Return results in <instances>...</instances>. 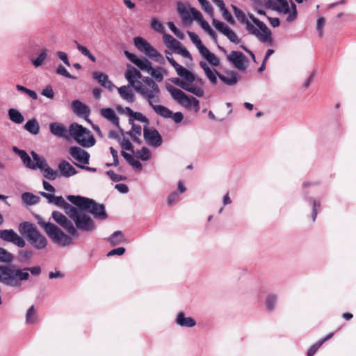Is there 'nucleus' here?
<instances>
[{
    "label": "nucleus",
    "instance_id": "f257e3e1",
    "mask_svg": "<svg viewBox=\"0 0 356 356\" xmlns=\"http://www.w3.org/2000/svg\"><path fill=\"white\" fill-rule=\"evenodd\" d=\"M67 199L70 202L77 206V208L81 211V216H83V220L81 219V222H83V225H88L87 228H78L79 229L90 232L94 231L96 228L93 220L87 212L92 214L94 218L99 220H105L107 218L105 207L102 204L97 203L92 199L79 195L75 196L70 195L67 196Z\"/></svg>",
    "mask_w": 356,
    "mask_h": 356
},
{
    "label": "nucleus",
    "instance_id": "f03ea898",
    "mask_svg": "<svg viewBox=\"0 0 356 356\" xmlns=\"http://www.w3.org/2000/svg\"><path fill=\"white\" fill-rule=\"evenodd\" d=\"M29 272L33 275H39L41 273V268L39 266L24 268L14 266H0V282L12 288H20L22 282L29 279Z\"/></svg>",
    "mask_w": 356,
    "mask_h": 356
},
{
    "label": "nucleus",
    "instance_id": "7ed1b4c3",
    "mask_svg": "<svg viewBox=\"0 0 356 356\" xmlns=\"http://www.w3.org/2000/svg\"><path fill=\"white\" fill-rule=\"evenodd\" d=\"M180 77L171 79L172 83L183 90L194 95L197 97H203L205 95V81L184 67L175 70Z\"/></svg>",
    "mask_w": 356,
    "mask_h": 356
},
{
    "label": "nucleus",
    "instance_id": "20e7f679",
    "mask_svg": "<svg viewBox=\"0 0 356 356\" xmlns=\"http://www.w3.org/2000/svg\"><path fill=\"white\" fill-rule=\"evenodd\" d=\"M232 8L237 19L246 26L249 33L254 35L263 43L270 44L273 42L271 31L266 25L256 18L253 15H249L252 22L246 19L245 13L236 6L232 5Z\"/></svg>",
    "mask_w": 356,
    "mask_h": 356
},
{
    "label": "nucleus",
    "instance_id": "39448f33",
    "mask_svg": "<svg viewBox=\"0 0 356 356\" xmlns=\"http://www.w3.org/2000/svg\"><path fill=\"white\" fill-rule=\"evenodd\" d=\"M13 151L17 154L23 162V164L31 170H40L44 177L49 180H54L58 176V172L56 170L51 168L47 164L46 159L39 156L37 153L32 151L31 152L33 159L26 153V151L19 149L17 147H13Z\"/></svg>",
    "mask_w": 356,
    "mask_h": 356
},
{
    "label": "nucleus",
    "instance_id": "423d86ee",
    "mask_svg": "<svg viewBox=\"0 0 356 356\" xmlns=\"http://www.w3.org/2000/svg\"><path fill=\"white\" fill-rule=\"evenodd\" d=\"M199 65L211 85L215 86L217 84V78H219L224 84L229 86H233L238 81V75L234 71L229 70L226 72L225 74H222L215 69L216 67H212L206 61H200Z\"/></svg>",
    "mask_w": 356,
    "mask_h": 356
},
{
    "label": "nucleus",
    "instance_id": "0eeeda50",
    "mask_svg": "<svg viewBox=\"0 0 356 356\" xmlns=\"http://www.w3.org/2000/svg\"><path fill=\"white\" fill-rule=\"evenodd\" d=\"M134 90L145 99L149 105L159 102L160 90L155 81L149 78L145 77L134 88Z\"/></svg>",
    "mask_w": 356,
    "mask_h": 356
},
{
    "label": "nucleus",
    "instance_id": "6e6552de",
    "mask_svg": "<svg viewBox=\"0 0 356 356\" xmlns=\"http://www.w3.org/2000/svg\"><path fill=\"white\" fill-rule=\"evenodd\" d=\"M124 54L131 63L141 70L149 73L156 81L161 82L163 80L164 76L167 74V71L163 67H153L147 59L138 58L128 51H124Z\"/></svg>",
    "mask_w": 356,
    "mask_h": 356
},
{
    "label": "nucleus",
    "instance_id": "1a4fd4ad",
    "mask_svg": "<svg viewBox=\"0 0 356 356\" xmlns=\"http://www.w3.org/2000/svg\"><path fill=\"white\" fill-rule=\"evenodd\" d=\"M38 222L44 229L45 233L54 243L63 247L70 245L72 243V238L65 234L54 224L47 222L40 217H38Z\"/></svg>",
    "mask_w": 356,
    "mask_h": 356
},
{
    "label": "nucleus",
    "instance_id": "9d476101",
    "mask_svg": "<svg viewBox=\"0 0 356 356\" xmlns=\"http://www.w3.org/2000/svg\"><path fill=\"white\" fill-rule=\"evenodd\" d=\"M19 232L25 236L30 243L38 250L44 249L47 245L46 238L38 231L32 223L24 222L19 224Z\"/></svg>",
    "mask_w": 356,
    "mask_h": 356
},
{
    "label": "nucleus",
    "instance_id": "9b49d317",
    "mask_svg": "<svg viewBox=\"0 0 356 356\" xmlns=\"http://www.w3.org/2000/svg\"><path fill=\"white\" fill-rule=\"evenodd\" d=\"M264 3L272 10L286 15V21L289 23L294 22L298 17L296 6L293 2L289 6L286 0H264Z\"/></svg>",
    "mask_w": 356,
    "mask_h": 356
},
{
    "label": "nucleus",
    "instance_id": "f8f14e48",
    "mask_svg": "<svg viewBox=\"0 0 356 356\" xmlns=\"http://www.w3.org/2000/svg\"><path fill=\"white\" fill-rule=\"evenodd\" d=\"M166 88L172 98L181 106L188 110L193 109L195 112L200 110V102L195 97L189 96L181 89L170 85L167 86Z\"/></svg>",
    "mask_w": 356,
    "mask_h": 356
},
{
    "label": "nucleus",
    "instance_id": "ddd939ff",
    "mask_svg": "<svg viewBox=\"0 0 356 356\" xmlns=\"http://www.w3.org/2000/svg\"><path fill=\"white\" fill-rule=\"evenodd\" d=\"M69 133L72 138L83 147H91L95 144V139L91 132L76 123L70 124Z\"/></svg>",
    "mask_w": 356,
    "mask_h": 356
},
{
    "label": "nucleus",
    "instance_id": "4468645a",
    "mask_svg": "<svg viewBox=\"0 0 356 356\" xmlns=\"http://www.w3.org/2000/svg\"><path fill=\"white\" fill-rule=\"evenodd\" d=\"M51 204L63 207L65 213L74 222L77 228H87L88 225H83L81 219L83 220V216H81V211L77 208V206H72L66 202L62 196H54Z\"/></svg>",
    "mask_w": 356,
    "mask_h": 356
},
{
    "label": "nucleus",
    "instance_id": "2eb2a0df",
    "mask_svg": "<svg viewBox=\"0 0 356 356\" xmlns=\"http://www.w3.org/2000/svg\"><path fill=\"white\" fill-rule=\"evenodd\" d=\"M187 33L200 54L205 59L204 61L209 63L212 67H218L220 64V59L202 44L199 36L195 33L190 31H188Z\"/></svg>",
    "mask_w": 356,
    "mask_h": 356
},
{
    "label": "nucleus",
    "instance_id": "dca6fc26",
    "mask_svg": "<svg viewBox=\"0 0 356 356\" xmlns=\"http://www.w3.org/2000/svg\"><path fill=\"white\" fill-rule=\"evenodd\" d=\"M134 42L136 47L147 57L160 64L165 63L163 56L146 40L141 37H136Z\"/></svg>",
    "mask_w": 356,
    "mask_h": 356
},
{
    "label": "nucleus",
    "instance_id": "f3484780",
    "mask_svg": "<svg viewBox=\"0 0 356 356\" xmlns=\"http://www.w3.org/2000/svg\"><path fill=\"white\" fill-rule=\"evenodd\" d=\"M134 42L136 47L147 57L160 64L165 63L163 56L146 40L141 37H136Z\"/></svg>",
    "mask_w": 356,
    "mask_h": 356
},
{
    "label": "nucleus",
    "instance_id": "a211bd4d",
    "mask_svg": "<svg viewBox=\"0 0 356 356\" xmlns=\"http://www.w3.org/2000/svg\"><path fill=\"white\" fill-rule=\"evenodd\" d=\"M134 42L136 47L147 57L160 64L165 63L163 56L146 40L141 37H136Z\"/></svg>",
    "mask_w": 356,
    "mask_h": 356
},
{
    "label": "nucleus",
    "instance_id": "6ab92c4d",
    "mask_svg": "<svg viewBox=\"0 0 356 356\" xmlns=\"http://www.w3.org/2000/svg\"><path fill=\"white\" fill-rule=\"evenodd\" d=\"M51 216L54 221L65 229L70 235L75 237L79 236L76 226L75 227L62 213L55 211L52 212Z\"/></svg>",
    "mask_w": 356,
    "mask_h": 356
},
{
    "label": "nucleus",
    "instance_id": "aec40b11",
    "mask_svg": "<svg viewBox=\"0 0 356 356\" xmlns=\"http://www.w3.org/2000/svg\"><path fill=\"white\" fill-rule=\"evenodd\" d=\"M196 8L191 7L189 4L178 2L177 4V11L181 17L184 25L191 24L195 20V12Z\"/></svg>",
    "mask_w": 356,
    "mask_h": 356
},
{
    "label": "nucleus",
    "instance_id": "412c9836",
    "mask_svg": "<svg viewBox=\"0 0 356 356\" xmlns=\"http://www.w3.org/2000/svg\"><path fill=\"white\" fill-rule=\"evenodd\" d=\"M227 59L239 71H245L247 68L248 60L246 56L241 51H232L227 56Z\"/></svg>",
    "mask_w": 356,
    "mask_h": 356
},
{
    "label": "nucleus",
    "instance_id": "4be33fe9",
    "mask_svg": "<svg viewBox=\"0 0 356 356\" xmlns=\"http://www.w3.org/2000/svg\"><path fill=\"white\" fill-rule=\"evenodd\" d=\"M143 136L145 142L150 146L157 147L162 143V138L159 131L154 128L144 127Z\"/></svg>",
    "mask_w": 356,
    "mask_h": 356
},
{
    "label": "nucleus",
    "instance_id": "5701e85b",
    "mask_svg": "<svg viewBox=\"0 0 356 356\" xmlns=\"http://www.w3.org/2000/svg\"><path fill=\"white\" fill-rule=\"evenodd\" d=\"M0 238L4 241L13 243L19 248H24L26 245L24 239L11 229L0 230Z\"/></svg>",
    "mask_w": 356,
    "mask_h": 356
},
{
    "label": "nucleus",
    "instance_id": "b1692460",
    "mask_svg": "<svg viewBox=\"0 0 356 356\" xmlns=\"http://www.w3.org/2000/svg\"><path fill=\"white\" fill-rule=\"evenodd\" d=\"M69 152L72 157L77 162L83 163L84 165L89 163V153L85 151L84 149H81V147L76 146L71 147L70 148Z\"/></svg>",
    "mask_w": 356,
    "mask_h": 356
},
{
    "label": "nucleus",
    "instance_id": "393cba45",
    "mask_svg": "<svg viewBox=\"0 0 356 356\" xmlns=\"http://www.w3.org/2000/svg\"><path fill=\"white\" fill-rule=\"evenodd\" d=\"M116 88L122 99L129 104H132L135 102L136 97L132 89V86L128 84Z\"/></svg>",
    "mask_w": 356,
    "mask_h": 356
},
{
    "label": "nucleus",
    "instance_id": "a878e982",
    "mask_svg": "<svg viewBox=\"0 0 356 356\" xmlns=\"http://www.w3.org/2000/svg\"><path fill=\"white\" fill-rule=\"evenodd\" d=\"M195 20L198 22L201 28L207 33L213 39H216L215 31L211 28L209 23L203 18L202 13L199 10H194Z\"/></svg>",
    "mask_w": 356,
    "mask_h": 356
},
{
    "label": "nucleus",
    "instance_id": "bb28decb",
    "mask_svg": "<svg viewBox=\"0 0 356 356\" xmlns=\"http://www.w3.org/2000/svg\"><path fill=\"white\" fill-rule=\"evenodd\" d=\"M125 78L128 81V84L132 86L134 88L142 78L140 72L135 67L129 68L125 72Z\"/></svg>",
    "mask_w": 356,
    "mask_h": 356
},
{
    "label": "nucleus",
    "instance_id": "cd10ccee",
    "mask_svg": "<svg viewBox=\"0 0 356 356\" xmlns=\"http://www.w3.org/2000/svg\"><path fill=\"white\" fill-rule=\"evenodd\" d=\"M92 76L102 87L108 89L109 91H112L116 88L115 86L108 79V76L102 72H95L92 74Z\"/></svg>",
    "mask_w": 356,
    "mask_h": 356
},
{
    "label": "nucleus",
    "instance_id": "c85d7f7f",
    "mask_svg": "<svg viewBox=\"0 0 356 356\" xmlns=\"http://www.w3.org/2000/svg\"><path fill=\"white\" fill-rule=\"evenodd\" d=\"M175 322L177 325L185 327H193L196 325L195 320L192 317L186 316L183 312H179L177 314Z\"/></svg>",
    "mask_w": 356,
    "mask_h": 356
},
{
    "label": "nucleus",
    "instance_id": "c756f323",
    "mask_svg": "<svg viewBox=\"0 0 356 356\" xmlns=\"http://www.w3.org/2000/svg\"><path fill=\"white\" fill-rule=\"evenodd\" d=\"M60 175L64 177H70L77 173L76 169L66 161H62L58 164Z\"/></svg>",
    "mask_w": 356,
    "mask_h": 356
},
{
    "label": "nucleus",
    "instance_id": "7c9ffc66",
    "mask_svg": "<svg viewBox=\"0 0 356 356\" xmlns=\"http://www.w3.org/2000/svg\"><path fill=\"white\" fill-rule=\"evenodd\" d=\"M100 114L104 118L114 124L115 127H119V118L113 108H103L100 109Z\"/></svg>",
    "mask_w": 356,
    "mask_h": 356
},
{
    "label": "nucleus",
    "instance_id": "2f4dec72",
    "mask_svg": "<svg viewBox=\"0 0 356 356\" xmlns=\"http://www.w3.org/2000/svg\"><path fill=\"white\" fill-rule=\"evenodd\" d=\"M50 132L54 136L60 138L67 137V130L61 123L52 122L49 124Z\"/></svg>",
    "mask_w": 356,
    "mask_h": 356
},
{
    "label": "nucleus",
    "instance_id": "473e14b6",
    "mask_svg": "<svg viewBox=\"0 0 356 356\" xmlns=\"http://www.w3.org/2000/svg\"><path fill=\"white\" fill-rule=\"evenodd\" d=\"M72 108L78 115L85 117L89 115V109L88 106L79 100H74L72 102Z\"/></svg>",
    "mask_w": 356,
    "mask_h": 356
},
{
    "label": "nucleus",
    "instance_id": "72a5a7b5",
    "mask_svg": "<svg viewBox=\"0 0 356 356\" xmlns=\"http://www.w3.org/2000/svg\"><path fill=\"white\" fill-rule=\"evenodd\" d=\"M9 120L14 124H21L24 121V117L17 108H11L8 110Z\"/></svg>",
    "mask_w": 356,
    "mask_h": 356
},
{
    "label": "nucleus",
    "instance_id": "f704fd0d",
    "mask_svg": "<svg viewBox=\"0 0 356 356\" xmlns=\"http://www.w3.org/2000/svg\"><path fill=\"white\" fill-rule=\"evenodd\" d=\"M24 129L33 135H38L40 133V125L35 118L28 120L25 123Z\"/></svg>",
    "mask_w": 356,
    "mask_h": 356
},
{
    "label": "nucleus",
    "instance_id": "c9c22d12",
    "mask_svg": "<svg viewBox=\"0 0 356 356\" xmlns=\"http://www.w3.org/2000/svg\"><path fill=\"white\" fill-rule=\"evenodd\" d=\"M278 300V295L270 293L266 296L265 300V307L267 311L273 312L275 310Z\"/></svg>",
    "mask_w": 356,
    "mask_h": 356
},
{
    "label": "nucleus",
    "instance_id": "e433bc0d",
    "mask_svg": "<svg viewBox=\"0 0 356 356\" xmlns=\"http://www.w3.org/2000/svg\"><path fill=\"white\" fill-rule=\"evenodd\" d=\"M150 106L158 115L164 118H170L172 116V112L164 106L154 104V103Z\"/></svg>",
    "mask_w": 356,
    "mask_h": 356
},
{
    "label": "nucleus",
    "instance_id": "4c0bfd02",
    "mask_svg": "<svg viewBox=\"0 0 356 356\" xmlns=\"http://www.w3.org/2000/svg\"><path fill=\"white\" fill-rule=\"evenodd\" d=\"M47 56L48 50L47 49H42L37 58L31 60V63L35 68H38L45 63Z\"/></svg>",
    "mask_w": 356,
    "mask_h": 356
},
{
    "label": "nucleus",
    "instance_id": "58836bf2",
    "mask_svg": "<svg viewBox=\"0 0 356 356\" xmlns=\"http://www.w3.org/2000/svg\"><path fill=\"white\" fill-rule=\"evenodd\" d=\"M108 241L115 246L122 243L124 241V237L122 232L115 231L108 238Z\"/></svg>",
    "mask_w": 356,
    "mask_h": 356
},
{
    "label": "nucleus",
    "instance_id": "ea45409f",
    "mask_svg": "<svg viewBox=\"0 0 356 356\" xmlns=\"http://www.w3.org/2000/svg\"><path fill=\"white\" fill-rule=\"evenodd\" d=\"M131 124L132 125L131 130L127 132V134L131 136L134 141L140 143V140L139 139V137L141 135L142 127L139 124H136L134 123Z\"/></svg>",
    "mask_w": 356,
    "mask_h": 356
},
{
    "label": "nucleus",
    "instance_id": "a19ab883",
    "mask_svg": "<svg viewBox=\"0 0 356 356\" xmlns=\"http://www.w3.org/2000/svg\"><path fill=\"white\" fill-rule=\"evenodd\" d=\"M22 201L29 205L35 204L39 202V197L31 193H24L22 195Z\"/></svg>",
    "mask_w": 356,
    "mask_h": 356
},
{
    "label": "nucleus",
    "instance_id": "79ce46f5",
    "mask_svg": "<svg viewBox=\"0 0 356 356\" xmlns=\"http://www.w3.org/2000/svg\"><path fill=\"white\" fill-rule=\"evenodd\" d=\"M38 320L37 314L34 306H31L26 314V323L28 325H32L36 323Z\"/></svg>",
    "mask_w": 356,
    "mask_h": 356
},
{
    "label": "nucleus",
    "instance_id": "37998d69",
    "mask_svg": "<svg viewBox=\"0 0 356 356\" xmlns=\"http://www.w3.org/2000/svg\"><path fill=\"white\" fill-rule=\"evenodd\" d=\"M163 42L166 47L172 50L177 45H178L179 41L175 39L170 34H164L163 36Z\"/></svg>",
    "mask_w": 356,
    "mask_h": 356
},
{
    "label": "nucleus",
    "instance_id": "c03bdc74",
    "mask_svg": "<svg viewBox=\"0 0 356 356\" xmlns=\"http://www.w3.org/2000/svg\"><path fill=\"white\" fill-rule=\"evenodd\" d=\"M172 50L178 54H180L185 58L191 59V55L190 52L186 49L185 47L179 42L178 45L175 47Z\"/></svg>",
    "mask_w": 356,
    "mask_h": 356
},
{
    "label": "nucleus",
    "instance_id": "a18cd8bd",
    "mask_svg": "<svg viewBox=\"0 0 356 356\" xmlns=\"http://www.w3.org/2000/svg\"><path fill=\"white\" fill-rule=\"evenodd\" d=\"M134 120H137L145 123V127L148 124L147 118L141 113L134 112L129 118V123H134Z\"/></svg>",
    "mask_w": 356,
    "mask_h": 356
},
{
    "label": "nucleus",
    "instance_id": "49530a36",
    "mask_svg": "<svg viewBox=\"0 0 356 356\" xmlns=\"http://www.w3.org/2000/svg\"><path fill=\"white\" fill-rule=\"evenodd\" d=\"M76 43L77 49L85 56L88 57L91 61L95 62V57L90 52V51L84 46Z\"/></svg>",
    "mask_w": 356,
    "mask_h": 356
},
{
    "label": "nucleus",
    "instance_id": "de8ad7c7",
    "mask_svg": "<svg viewBox=\"0 0 356 356\" xmlns=\"http://www.w3.org/2000/svg\"><path fill=\"white\" fill-rule=\"evenodd\" d=\"M212 24L222 34H224V33H225L227 30L229 29L227 25L215 18H213L212 20Z\"/></svg>",
    "mask_w": 356,
    "mask_h": 356
},
{
    "label": "nucleus",
    "instance_id": "09e8293b",
    "mask_svg": "<svg viewBox=\"0 0 356 356\" xmlns=\"http://www.w3.org/2000/svg\"><path fill=\"white\" fill-rule=\"evenodd\" d=\"M311 203L312 205V218L313 221H315L318 214V211L321 207V202L318 200L313 199L311 200Z\"/></svg>",
    "mask_w": 356,
    "mask_h": 356
},
{
    "label": "nucleus",
    "instance_id": "8fccbe9b",
    "mask_svg": "<svg viewBox=\"0 0 356 356\" xmlns=\"http://www.w3.org/2000/svg\"><path fill=\"white\" fill-rule=\"evenodd\" d=\"M13 259V254L4 248H0V261L10 262Z\"/></svg>",
    "mask_w": 356,
    "mask_h": 356
},
{
    "label": "nucleus",
    "instance_id": "3c124183",
    "mask_svg": "<svg viewBox=\"0 0 356 356\" xmlns=\"http://www.w3.org/2000/svg\"><path fill=\"white\" fill-rule=\"evenodd\" d=\"M223 35H225L232 43L238 44L240 42V40L238 39V36L230 28L227 30V31L224 33Z\"/></svg>",
    "mask_w": 356,
    "mask_h": 356
},
{
    "label": "nucleus",
    "instance_id": "603ef678",
    "mask_svg": "<svg viewBox=\"0 0 356 356\" xmlns=\"http://www.w3.org/2000/svg\"><path fill=\"white\" fill-rule=\"evenodd\" d=\"M136 154L142 161H147L150 158V152L147 147H143Z\"/></svg>",
    "mask_w": 356,
    "mask_h": 356
},
{
    "label": "nucleus",
    "instance_id": "864d4df0",
    "mask_svg": "<svg viewBox=\"0 0 356 356\" xmlns=\"http://www.w3.org/2000/svg\"><path fill=\"white\" fill-rule=\"evenodd\" d=\"M200 3L205 13L209 14L211 17L213 16V9L207 0H203Z\"/></svg>",
    "mask_w": 356,
    "mask_h": 356
},
{
    "label": "nucleus",
    "instance_id": "5fc2aeb1",
    "mask_svg": "<svg viewBox=\"0 0 356 356\" xmlns=\"http://www.w3.org/2000/svg\"><path fill=\"white\" fill-rule=\"evenodd\" d=\"M168 26L171 31L180 40H183L184 38V34L179 29H178L174 24L173 22H169L168 23Z\"/></svg>",
    "mask_w": 356,
    "mask_h": 356
},
{
    "label": "nucleus",
    "instance_id": "6e6d98bb",
    "mask_svg": "<svg viewBox=\"0 0 356 356\" xmlns=\"http://www.w3.org/2000/svg\"><path fill=\"white\" fill-rule=\"evenodd\" d=\"M56 73L59 75H62L66 78H68V79H75L76 77L72 76L68 72L67 70L62 65H58L56 70Z\"/></svg>",
    "mask_w": 356,
    "mask_h": 356
},
{
    "label": "nucleus",
    "instance_id": "4d7b16f0",
    "mask_svg": "<svg viewBox=\"0 0 356 356\" xmlns=\"http://www.w3.org/2000/svg\"><path fill=\"white\" fill-rule=\"evenodd\" d=\"M41 95L50 99H54L55 94L51 86H47L42 90Z\"/></svg>",
    "mask_w": 356,
    "mask_h": 356
},
{
    "label": "nucleus",
    "instance_id": "13d9d810",
    "mask_svg": "<svg viewBox=\"0 0 356 356\" xmlns=\"http://www.w3.org/2000/svg\"><path fill=\"white\" fill-rule=\"evenodd\" d=\"M150 24L151 27L156 31H163V30L162 24L156 18L152 19Z\"/></svg>",
    "mask_w": 356,
    "mask_h": 356
},
{
    "label": "nucleus",
    "instance_id": "bf43d9fd",
    "mask_svg": "<svg viewBox=\"0 0 356 356\" xmlns=\"http://www.w3.org/2000/svg\"><path fill=\"white\" fill-rule=\"evenodd\" d=\"M110 151H111V155L113 156V162L112 163H107L106 165L107 166H111V165L117 166V165H118L119 161H118V151L115 150L112 147H110Z\"/></svg>",
    "mask_w": 356,
    "mask_h": 356
},
{
    "label": "nucleus",
    "instance_id": "052dcab7",
    "mask_svg": "<svg viewBox=\"0 0 356 356\" xmlns=\"http://www.w3.org/2000/svg\"><path fill=\"white\" fill-rule=\"evenodd\" d=\"M106 174L113 181H120L126 179L124 177L115 173L113 170L107 171Z\"/></svg>",
    "mask_w": 356,
    "mask_h": 356
},
{
    "label": "nucleus",
    "instance_id": "680f3d73",
    "mask_svg": "<svg viewBox=\"0 0 356 356\" xmlns=\"http://www.w3.org/2000/svg\"><path fill=\"white\" fill-rule=\"evenodd\" d=\"M222 13V16L225 20H226L229 24H234V20L232 16V15L229 13V11L227 10V8H224L222 10H220Z\"/></svg>",
    "mask_w": 356,
    "mask_h": 356
},
{
    "label": "nucleus",
    "instance_id": "e2e57ef3",
    "mask_svg": "<svg viewBox=\"0 0 356 356\" xmlns=\"http://www.w3.org/2000/svg\"><path fill=\"white\" fill-rule=\"evenodd\" d=\"M121 146L124 149L134 153L133 145L129 139L123 138Z\"/></svg>",
    "mask_w": 356,
    "mask_h": 356
},
{
    "label": "nucleus",
    "instance_id": "0e129e2a",
    "mask_svg": "<svg viewBox=\"0 0 356 356\" xmlns=\"http://www.w3.org/2000/svg\"><path fill=\"white\" fill-rule=\"evenodd\" d=\"M179 200V193L174 191L171 193L167 199L168 204L171 205L175 202H177Z\"/></svg>",
    "mask_w": 356,
    "mask_h": 356
},
{
    "label": "nucleus",
    "instance_id": "69168bd1",
    "mask_svg": "<svg viewBox=\"0 0 356 356\" xmlns=\"http://www.w3.org/2000/svg\"><path fill=\"white\" fill-rule=\"evenodd\" d=\"M325 20L323 17H319L317 20L316 29L321 36L323 34V27L325 25Z\"/></svg>",
    "mask_w": 356,
    "mask_h": 356
},
{
    "label": "nucleus",
    "instance_id": "338daca9",
    "mask_svg": "<svg viewBox=\"0 0 356 356\" xmlns=\"http://www.w3.org/2000/svg\"><path fill=\"white\" fill-rule=\"evenodd\" d=\"M125 252V248L123 247H120L115 249H113L108 252L107 256L111 257L113 255H122Z\"/></svg>",
    "mask_w": 356,
    "mask_h": 356
},
{
    "label": "nucleus",
    "instance_id": "774afa93",
    "mask_svg": "<svg viewBox=\"0 0 356 356\" xmlns=\"http://www.w3.org/2000/svg\"><path fill=\"white\" fill-rule=\"evenodd\" d=\"M323 344V341H319L314 345H313L307 352V356H313L317 350L320 348V346Z\"/></svg>",
    "mask_w": 356,
    "mask_h": 356
}]
</instances>
